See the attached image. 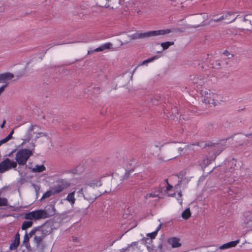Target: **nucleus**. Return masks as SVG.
<instances>
[{
	"label": "nucleus",
	"mask_w": 252,
	"mask_h": 252,
	"mask_svg": "<svg viewBox=\"0 0 252 252\" xmlns=\"http://www.w3.org/2000/svg\"><path fill=\"white\" fill-rule=\"evenodd\" d=\"M55 213V206L53 205L49 204L44 209L36 210L26 213L24 218L30 220H37L52 217Z\"/></svg>",
	"instance_id": "1"
},
{
	"label": "nucleus",
	"mask_w": 252,
	"mask_h": 252,
	"mask_svg": "<svg viewBox=\"0 0 252 252\" xmlns=\"http://www.w3.org/2000/svg\"><path fill=\"white\" fill-rule=\"evenodd\" d=\"M41 129V126L37 125L31 124L29 127L27 129L22 139L23 142L21 145H23L25 143H28L31 140L33 141L32 142V147H35V142L37 139L42 137H48V134L46 132L39 131Z\"/></svg>",
	"instance_id": "2"
},
{
	"label": "nucleus",
	"mask_w": 252,
	"mask_h": 252,
	"mask_svg": "<svg viewBox=\"0 0 252 252\" xmlns=\"http://www.w3.org/2000/svg\"><path fill=\"white\" fill-rule=\"evenodd\" d=\"M52 231V228L49 224L45 223L32 228L29 232L30 237H33V241L38 247L44 238L49 235Z\"/></svg>",
	"instance_id": "3"
},
{
	"label": "nucleus",
	"mask_w": 252,
	"mask_h": 252,
	"mask_svg": "<svg viewBox=\"0 0 252 252\" xmlns=\"http://www.w3.org/2000/svg\"><path fill=\"white\" fill-rule=\"evenodd\" d=\"M33 155L32 150L29 149H21L17 151L15 154V162L16 165L23 166L26 164L29 158Z\"/></svg>",
	"instance_id": "4"
},
{
	"label": "nucleus",
	"mask_w": 252,
	"mask_h": 252,
	"mask_svg": "<svg viewBox=\"0 0 252 252\" xmlns=\"http://www.w3.org/2000/svg\"><path fill=\"white\" fill-rule=\"evenodd\" d=\"M243 225L247 231H252V211H247L243 214Z\"/></svg>",
	"instance_id": "5"
},
{
	"label": "nucleus",
	"mask_w": 252,
	"mask_h": 252,
	"mask_svg": "<svg viewBox=\"0 0 252 252\" xmlns=\"http://www.w3.org/2000/svg\"><path fill=\"white\" fill-rule=\"evenodd\" d=\"M16 162L13 159H10L8 158H5L0 163V173L13 168H16L17 167Z\"/></svg>",
	"instance_id": "6"
},
{
	"label": "nucleus",
	"mask_w": 252,
	"mask_h": 252,
	"mask_svg": "<svg viewBox=\"0 0 252 252\" xmlns=\"http://www.w3.org/2000/svg\"><path fill=\"white\" fill-rule=\"evenodd\" d=\"M202 101L203 103L207 104H212L214 92L211 90L203 91L201 93Z\"/></svg>",
	"instance_id": "7"
},
{
	"label": "nucleus",
	"mask_w": 252,
	"mask_h": 252,
	"mask_svg": "<svg viewBox=\"0 0 252 252\" xmlns=\"http://www.w3.org/2000/svg\"><path fill=\"white\" fill-rule=\"evenodd\" d=\"M177 30L175 29H165V30H159L157 31H152L147 32V36H158L160 35H165L167 34H169L171 32H176Z\"/></svg>",
	"instance_id": "8"
},
{
	"label": "nucleus",
	"mask_w": 252,
	"mask_h": 252,
	"mask_svg": "<svg viewBox=\"0 0 252 252\" xmlns=\"http://www.w3.org/2000/svg\"><path fill=\"white\" fill-rule=\"evenodd\" d=\"M190 80L192 81V83L198 86H202L205 83V76L202 75H191Z\"/></svg>",
	"instance_id": "9"
},
{
	"label": "nucleus",
	"mask_w": 252,
	"mask_h": 252,
	"mask_svg": "<svg viewBox=\"0 0 252 252\" xmlns=\"http://www.w3.org/2000/svg\"><path fill=\"white\" fill-rule=\"evenodd\" d=\"M14 77V75L10 72H6L0 74V83L8 84V81L10 80Z\"/></svg>",
	"instance_id": "10"
},
{
	"label": "nucleus",
	"mask_w": 252,
	"mask_h": 252,
	"mask_svg": "<svg viewBox=\"0 0 252 252\" xmlns=\"http://www.w3.org/2000/svg\"><path fill=\"white\" fill-rule=\"evenodd\" d=\"M212 102V105L214 106L218 105L220 104L221 102L224 101V97L220 94H219L214 92V96Z\"/></svg>",
	"instance_id": "11"
},
{
	"label": "nucleus",
	"mask_w": 252,
	"mask_h": 252,
	"mask_svg": "<svg viewBox=\"0 0 252 252\" xmlns=\"http://www.w3.org/2000/svg\"><path fill=\"white\" fill-rule=\"evenodd\" d=\"M20 243V234L19 233H17L14 237V240L12 241L11 244L10 245L9 249L11 251L16 250L19 245Z\"/></svg>",
	"instance_id": "12"
},
{
	"label": "nucleus",
	"mask_w": 252,
	"mask_h": 252,
	"mask_svg": "<svg viewBox=\"0 0 252 252\" xmlns=\"http://www.w3.org/2000/svg\"><path fill=\"white\" fill-rule=\"evenodd\" d=\"M239 241L240 240L238 239L236 241L229 242L220 246L219 249L220 250H225L235 247L239 243Z\"/></svg>",
	"instance_id": "13"
},
{
	"label": "nucleus",
	"mask_w": 252,
	"mask_h": 252,
	"mask_svg": "<svg viewBox=\"0 0 252 252\" xmlns=\"http://www.w3.org/2000/svg\"><path fill=\"white\" fill-rule=\"evenodd\" d=\"M168 243L173 248H178L181 246L179 239L176 237H172L168 239Z\"/></svg>",
	"instance_id": "14"
},
{
	"label": "nucleus",
	"mask_w": 252,
	"mask_h": 252,
	"mask_svg": "<svg viewBox=\"0 0 252 252\" xmlns=\"http://www.w3.org/2000/svg\"><path fill=\"white\" fill-rule=\"evenodd\" d=\"M225 148L224 145L222 143L213 144V149L216 155L220 154Z\"/></svg>",
	"instance_id": "15"
},
{
	"label": "nucleus",
	"mask_w": 252,
	"mask_h": 252,
	"mask_svg": "<svg viewBox=\"0 0 252 252\" xmlns=\"http://www.w3.org/2000/svg\"><path fill=\"white\" fill-rule=\"evenodd\" d=\"M112 44L110 42L105 43L94 50L93 52H101L111 48Z\"/></svg>",
	"instance_id": "16"
},
{
	"label": "nucleus",
	"mask_w": 252,
	"mask_h": 252,
	"mask_svg": "<svg viewBox=\"0 0 252 252\" xmlns=\"http://www.w3.org/2000/svg\"><path fill=\"white\" fill-rule=\"evenodd\" d=\"M130 38L131 39H141V38H144L145 37H148L147 36V32H144V33H141L136 32L135 33H134L133 34H131L130 36Z\"/></svg>",
	"instance_id": "17"
},
{
	"label": "nucleus",
	"mask_w": 252,
	"mask_h": 252,
	"mask_svg": "<svg viewBox=\"0 0 252 252\" xmlns=\"http://www.w3.org/2000/svg\"><path fill=\"white\" fill-rule=\"evenodd\" d=\"M66 187V186L63 185V184L58 185H56V186L52 187V189L53 191V193H54V194H55L59 193L61 192V191H62L64 189H65Z\"/></svg>",
	"instance_id": "18"
},
{
	"label": "nucleus",
	"mask_w": 252,
	"mask_h": 252,
	"mask_svg": "<svg viewBox=\"0 0 252 252\" xmlns=\"http://www.w3.org/2000/svg\"><path fill=\"white\" fill-rule=\"evenodd\" d=\"M160 56H159V55L154 56H153L151 58H150L145 61H143V62L140 63L138 65L140 66V65H145V64L147 65L148 63L153 62V61L158 59V58H160Z\"/></svg>",
	"instance_id": "19"
},
{
	"label": "nucleus",
	"mask_w": 252,
	"mask_h": 252,
	"mask_svg": "<svg viewBox=\"0 0 252 252\" xmlns=\"http://www.w3.org/2000/svg\"><path fill=\"white\" fill-rule=\"evenodd\" d=\"M32 171L33 173L41 172L45 170L46 168L43 164L42 165H35L34 168H30Z\"/></svg>",
	"instance_id": "20"
},
{
	"label": "nucleus",
	"mask_w": 252,
	"mask_h": 252,
	"mask_svg": "<svg viewBox=\"0 0 252 252\" xmlns=\"http://www.w3.org/2000/svg\"><path fill=\"white\" fill-rule=\"evenodd\" d=\"M84 197L85 199L88 200L89 202H93L96 199L97 196L93 193L92 194L86 193L84 195Z\"/></svg>",
	"instance_id": "21"
},
{
	"label": "nucleus",
	"mask_w": 252,
	"mask_h": 252,
	"mask_svg": "<svg viewBox=\"0 0 252 252\" xmlns=\"http://www.w3.org/2000/svg\"><path fill=\"white\" fill-rule=\"evenodd\" d=\"M74 194H75V191H73L71 192V193H69L67 197H66V200L70 202L72 205L74 204L75 201V198L74 197Z\"/></svg>",
	"instance_id": "22"
},
{
	"label": "nucleus",
	"mask_w": 252,
	"mask_h": 252,
	"mask_svg": "<svg viewBox=\"0 0 252 252\" xmlns=\"http://www.w3.org/2000/svg\"><path fill=\"white\" fill-rule=\"evenodd\" d=\"M191 216V213L189 210V208H187L182 213V217L185 219L187 220Z\"/></svg>",
	"instance_id": "23"
},
{
	"label": "nucleus",
	"mask_w": 252,
	"mask_h": 252,
	"mask_svg": "<svg viewBox=\"0 0 252 252\" xmlns=\"http://www.w3.org/2000/svg\"><path fill=\"white\" fill-rule=\"evenodd\" d=\"M33 222L32 221H24L22 225L21 228L22 230H26L28 228L32 227Z\"/></svg>",
	"instance_id": "24"
},
{
	"label": "nucleus",
	"mask_w": 252,
	"mask_h": 252,
	"mask_svg": "<svg viewBox=\"0 0 252 252\" xmlns=\"http://www.w3.org/2000/svg\"><path fill=\"white\" fill-rule=\"evenodd\" d=\"M13 133H14V130H12L6 137L0 140V145L6 143L8 141H9L10 139H11L12 137V134H13Z\"/></svg>",
	"instance_id": "25"
},
{
	"label": "nucleus",
	"mask_w": 252,
	"mask_h": 252,
	"mask_svg": "<svg viewBox=\"0 0 252 252\" xmlns=\"http://www.w3.org/2000/svg\"><path fill=\"white\" fill-rule=\"evenodd\" d=\"M174 43L173 41H166L161 43L160 46L162 48L163 50H164L167 49L170 46L173 45Z\"/></svg>",
	"instance_id": "26"
},
{
	"label": "nucleus",
	"mask_w": 252,
	"mask_h": 252,
	"mask_svg": "<svg viewBox=\"0 0 252 252\" xmlns=\"http://www.w3.org/2000/svg\"><path fill=\"white\" fill-rule=\"evenodd\" d=\"M88 185L92 187H99L102 185L101 182L99 180H93L90 182Z\"/></svg>",
	"instance_id": "27"
},
{
	"label": "nucleus",
	"mask_w": 252,
	"mask_h": 252,
	"mask_svg": "<svg viewBox=\"0 0 252 252\" xmlns=\"http://www.w3.org/2000/svg\"><path fill=\"white\" fill-rule=\"evenodd\" d=\"M232 15H234V13L232 12L227 13L225 15H223L220 16L219 19H214L215 22H219L220 20H225V19H227V17H230Z\"/></svg>",
	"instance_id": "28"
},
{
	"label": "nucleus",
	"mask_w": 252,
	"mask_h": 252,
	"mask_svg": "<svg viewBox=\"0 0 252 252\" xmlns=\"http://www.w3.org/2000/svg\"><path fill=\"white\" fill-rule=\"evenodd\" d=\"M53 194H54V193H53V191L51 189L50 190H48L47 191H46L43 194L41 198L43 199V198H48Z\"/></svg>",
	"instance_id": "29"
},
{
	"label": "nucleus",
	"mask_w": 252,
	"mask_h": 252,
	"mask_svg": "<svg viewBox=\"0 0 252 252\" xmlns=\"http://www.w3.org/2000/svg\"><path fill=\"white\" fill-rule=\"evenodd\" d=\"M234 15H232L230 17H227V19H225L226 21L225 22L226 23H230L235 21L237 18V16H235V13H234Z\"/></svg>",
	"instance_id": "30"
},
{
	"label": "nucleus",
	"mask_w": 252,
	"mask_h": 252,
	"mask_svg": "<svg viewBox=\"0 0 252 252\" xmlns=\"http://www.w3.org/2000/svg\"><path fill=\"white\" fill-rule=\"evenodd\" d=\"M158 193H156V192H151L149 193H147L145 197L146 199H148L151 197H158Z\"/></svg>",
	"instance_id": "31"
},
{
	"label": "nucleus",
	"mask_w": 252,
	"mask_h": 252,
	"mask_svg": "<svg viewBox=\"0 0 252 252\" xmlns=\"http://www.w3.org/2000/svg\"><path fill=\"white\" fill-rule=\"evenodd\" d=\"M7 205V200L5 198L0 197V206H6Z\"/></svg>",
	"instance_id": "32"
},
{
	"label": "nucleus",
	"mask_w": 252,
	"mask_h": 252,
	"mask_svg": "<svg viewBox=\"0 0 252 252\" xmlns=\"http://www.w3.org/2000/svg\"><path fill=\"white\" fill-rule=\"evenodd\" d=\"M29 237H30L29 236V233L28 234L27 232H26V233L25 234L24 237L23 241V244H26V243L28 244L29 243Z\"/></svg>",
	"instance_id": "33"
},
{
	"label": "nucleus",
	"mask_w": 252,
	"mask_h": 252,
	"mask_svg": "<svg viewBox=\"0 0 252 252\" xmlns=\"http://www.w3.org/2000/svg\"><path fill=\"white\" fill-rule=\"evenodd\" d=\"M157 234H158L156 233V232L154 231L152 233L147 234V236L149 237L151 239H153L156 237V236L157 235Z\"/></svg>",
	"instance_id": "34"
},
{
	"label": "nucleus",
	"mask_w": 252,
	"mask_h": 252,
	"mask_svg": "<svg viewBox=\"0 0 252 252\" xmlns=\"http://www.w3.org/2000/svg\"><path fill=\"white\" fill-rule=\"evenodd\" d=\"M237 161L236 160H235V159L233 158L232 159L230 162H229V163L230 164H232V165H234V167H232V166H231V168H234L235 167H236L237 166Z\"/></svg>",
	"instance_id": "35"
},
{
	"label": "nucleus",
	"mask_w": 252,
	"mask_h": 252,
	"mask_svg": "<svg viewBox=\"0 0 252 252\" xmlns=\"http://www.w3.org/2000/svg\"><path fill=\"white\" fill-rule=\"evenodd\" d=\"M178 195L179 196V197L181 198L180 199H178L180 205H182V200H183L181 198V197H182V193H181V192H178Z\"/></svg>",
	"instance_id": "36"
},
{
	"label": "nucleus",
	"mask_w": 252,
	"mask_h": 252,
	"mask_svg": "<svg viewBox=\"0 0 252 252\" xmlns=\"http://www.w3.org/2000/svg\"><path fill=\"white\" fill-rule=\"evenodd\" d=\"M172 186L170 185V184H168L167 186L166 187V189L167 191H169L172 188Z\"/></svg>",
	"instance_id": "37"
},
{
	"label": "nucleus",
	"mask_w": 252,
	"mask_h": 252,
	"mask_svg": "<svg viewBox=\"0 0 252 252\" xmlns=\"http://www.w3.org/2000/svg\"><path fill=\"white\" fill-rule=\"evenodd\" d=\"M161 226V224H159L156 228V230L154 231L155 232H156V233L158 234V231L160 229Z\"/></svg>",
	"instance_id": "38"
},
{
	"label": "nucleus",
	"mask_w": 252,
	"mask_h": 252,
	"mask_svg": "<svg viewBox=\"0 0 252 252\" xmlns=\"http://www.w3.org/2000/svg\"><path fill=\"white\" fill-rule=\"evenodd\" d=\"M243 21H244V22H246V21H249L250 23L251 24H252V23H251V20H249L247 19L246 18V16H244V18H243Z\"/></svg>",
	"instance_id": "39"
},
{
	"label": "nucleus",
	"mask_w": 252,
	"mask_h": 252,
	"mask_svg": "<svg viewBox=\"0 0 252 252\" xmlns=\"http://www.w3.org/2000/svg\"><path fill=\"white\" fill-rule=\"evenodd\" d=\"M125 0H119V3L120 5H122L124 2Z\"/></svg>",
	"instance_id": "40"
},
{
	"label": "nucleus",
	"mask_w": 252,
	"mask_h": 252,
	"mask_svg": "<svg viewBox=\"0 0 252 252\" xmlns=\"http://www.w3.org/2000/svg\"><path fill=\"white\" fill-rule=\"evenodd\" d=\"M245 136L247 137H250L251 136H252V133H247L246 134H245Z\"/></svg>",
	"instance_id": "41"
},
{
	"label": "nucleus",
	"mask_w": 252,
	"mask_h": 252,
	"mask_svg": "<svg viewBox=\"0 0 252 252\" xmlns=\"http://www.w3.org/2000/svg\"><path fill=\"white\" fill-rule=\"evenodd\" d=\"M5 121H3V123H2V124L0 125V127H1V128L3 127L4 126V125H5Z\"/></svg>",
	"instance_id": "42"
},
{
	"label": "nucleus",
	"mask_w": 252,
	"mask_h": 252,
	"mask_svg": "<svg viewBox=\"0 0 252 252\" xmlns=\"http://www.w3.org/2000/svg\"><path fill=\"white\" fill-rule=\"evenodd\" d=\"M162 244H159L158 246V248L159 249H162Z\"/></svg>",
	"instance_id": "43"
},
{
	"label": "nucleus",
	"mask_w": 252,
	"mask_h": 252,
	"mask_svg": "<svg viewBox=\"0 0 252 252\" xmlns=\"http://www.w3.org/2000/svg\"><path fill=\"white\" fill-rule=\"evenodd\" d=\"M15 151V150H13L11 153L8 154V156H10L12 153Z\"/></svg>",
	"instance_id": "44"
},
{
	"label": "nucleus",
	"mask_w": 252,
	"mask_h": 252,
	"mask_svg": "<svg viewBox=\"0 0 252 252\" xmlns=\"http://www.w3.org/2000/svg\"><path fill=\"white\" fill-rule=\"evenodd\" d=\"M105 7H110V5L108 3H106L105 5Z\"/></svg>",
	"instance_id": "45"
},
{
	"label": "nucleus",
	"mask_w": 252,
	"mask_h": 252,
	"mask_svg": "<svg viewBox=\"0 0 252 252\" xmlns=\"http://www.w3.org/2000/svg\"><path fill=\"white\" fill-rule=\"evenodd\" d=\"M183 148H179V149H178V151H179V152H182V151H183Z\"/></svg>",
	"instance_id": "46"
},
{
	"label": "nucleus",
	"mask_w": 252,
	"mask_h": 252,
	"mask_svg": "<svg viewBox=\"0 0 252 252\" xmlns=\"http://www.w3.org/2000/svg\"><path fill=\"white\" fill-rule=\"evenodd\" d=\"M136 68H137V67H135V68L134 69V70L132 71V75L133 74V73H134V72L135 71V70H136Z\"/></svg>",
	"instance_id": "47"
},
{
	"label": "nucleus",
	"mask_w": 252,
	"mask_h": 252,
	"mask_svg": "<svg viewBox=\"0 0 252 252\" xmlns=\"http://www.w3.org/2000/svg\"><path fill=\"white\" fill-rule=\"evenodd\" d=\"M227 53H228V52H224V54H225L226 56L227 55Z\"/></svg>",
	"instance_id": "48"
},
{
	"label": "nucleus",
	"mask_w": 252,
	"mask_h": 252,
	"mask_svg": "<svg viewBox=\"0 0 252 252\" xmlns=\"http://www.w3.org/2000/svg\"><path fill=\"white\" fill-rule=\"evenodd\" d=\"M82 190H83V189H81L79 190V192H82Z\"/></svg>",
	"instance_id": "49"
},
{
	"label": "nucleus",
	"mask_w": 252,
	"mask_h": 252,
	"mask_svg": "<svg viewBox=\"0 0 252 252\" xmlns=\"http://www.w3.org/2000/svg\"><path fill=\"white\" fill-rule=\"evenodd\" d=\"M123 235H121L119 238V239H120L121 238H122V236H123Z\"/></svg>",
	"instance_id": "50"
}]
</instances>
